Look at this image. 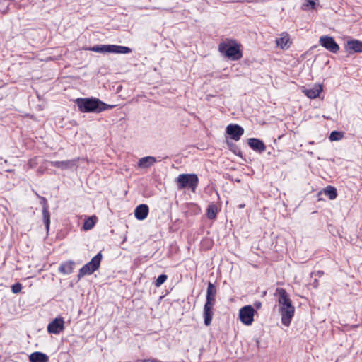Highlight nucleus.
<instances>
[{
	"label": "nucleus",
	"instance_id": "nucleus-1",
	"mask_svg": "<svg viewBox=\"0 0 362 362\" xmlns=\"http://www.w3.org/2000/svg\"><path fill=\"white\" fill-rule=\"evenodd\" d=\"M274 296L277 298L279 311L281 316V323L288 327L294 316L295 308L286 290L282 288L276 289Z\"/></svg>",
	"mask_w": 362,
	"mask_h": 362
},
{
	"label": "nucleus",
	"instance_id": "nucleus-2",
	"mask_svg": "<svg viewBox=\"0 0 362 362\" xmlns=\"http://www.w3.org/2000/svg\"><path fill=\"white\" fill-rule=\"evenodd\" d=\"M78 110L83 113H100L103 111L111 110L115 105L106 104L98 98H78L74 100Z\"/></svg>",
	"mask_w": 362,
	"mask_h": 362
},
{
	"label": "nucleus",
	"instance_id": "nucleus-3",
	"mask_svg": "<svg viewBox=\"0 0 362 362\" xmlns=\"http://www.w3.org/2000/svg\"><path fill=\"white\" fill-rule=\"evenodd\" d=\"M216 288L214 284L209 282L206 291V300L204 307V324L209 326L213 317V307L215 304Z\"/></svg>",
	"mask_w": 362,
	"mask_h": 362
},
{
	"label": "nucleus",
	"instance_id": "nucleus-4",
	"mask_svg": "<svg viewBox=\"0 0 362 362\" xmlns=\"http://www.w3.org/2000/svg\"><path fill=\"white\" fill-rule=\"evenodd\" d=\"M86 49L98 53L129 54L132 52L128 47L116 45H97Z\"/></svg>",
	"mask_w": 362,
	"mask_h": 362
},
{
	"label": "nucleus",
	"instance_id": "nucleus-5",
	"mask_svg": "<svg viewBox=\"0 0 362 362\" xmlns=\"http://www.w3.org/2000/svg\"><path fill=\"white\" fill-rule=\"evenodd\" d=\"M176 182L179 189H189L194 192L199 184V178L194 173L180 174L177 177Z\"/></svg>",
	"mask_w": 362,
	"mask_h": 362
},
{
	"label": "nucleus",
	"instance_id": "nucleus-6",
	"mask_svg": "<svg viewBox=\"0 0 362 362\" xmlns=\"http://www.w3.org/2000/svg\"><path fill=\"white\" fill-rule=\"evenodd\" d=\"M103 259V255L101 252H99L95 256H94L91 260L84 264L78 272L77 275L78 280H80L86 275H90L97 271L100 266V263Z\"/></svg>",
	"mask_w": 362,
	"mask_h": 362
},
{
	"label": "nucleus",
	"instance_id": "nucleus-7",
	"mask_svg": "<svg viewBox=\"0 0 362 362\" xmlns=\"http://www.w3.org/2000/svg\"><path fill=\"white\" fill-rule=\"evenodd\" d=\"M243 45L235 40H228V59L239 60L243 57Z\"/></svg>",
	"mask_w": 362,
	"mask_h": 362
},
{
	"label": "nucleus",
	"instance_id": "nucleus-8",
	"mask_svg": "<svg viewBox=\"0 0 362 362\" xmlns=\"http://www.w3.org/2000/svg\"><path fill=\"white\" fill-rule=\"evenodd\" d=\"M255 309L251 305H245L239 310V317L242 323L251 325L254 321Z\"/></svg>",
	"mask_w": 362,
	"mask_h": 362
},
{
	"label": "nucleus",
	"instance_id": "nucleus-9",
	"mask_svg": "<svg viewBox=\"0 0 362 362\" xmlns=\"http://www.w3.org/2000/svg\"><path fill=\"white\" fill-rule=\"evenodd\" d=\"M40 204L42 205V221L45 224V227L48 234L50 228V212L49 211V204L47 199L42 196H38Z\"/></svg>",
	"mask_w": 362,
	"mask_h": 362
},
{
	"label": "nucleus",
	"instance_id": "nucleus-10",
	"mask_svg": "<svg viewBox=\"0 0 362 362\" xmlns=\"http://www.w3.org/2000/svg\"><path fill=\"white\" fill-rule=\"evenodd\" d=\"M319 44L332 53H337L339 50V46L336 43L332 37L328 35L321 36Z\"/></svg>",
	"mask_w": 362,
	"mask_h": 362
},
{
	"label": "nucleus",
	"instance_id": "nucleus-11",
	"mask_svg": "<svg viewBox=\"0 0 362 362\" xmlns=\"http://www.w3.org/2000/svg\"><path fill=\"white\" fill-rule=\"evenodd\" d=\"M64 329V321L61 317H56L47 326V332L50 334H59Z\"/></svg>",
	"mask_w": 362,
	"mask_h": 362
},
{
	"label": "nucleus",
	"instance_id": "nucleus-12",
	"mask_svg": "<svg viewBox=\"0 0 362 362\" xmlns=\"http://www.w3.org/2000/svg\"><path fill=\"white\" fill-rule=\"evenodd\" d=\"M275 43L277 47L281 49H288L292 45V40L290 35L286 32L280 33L275 40Z\"/></svg>",
	"mask_w": 362,
	"mask_h": 362
},
{
	"label": "nucleus",
	"instance_id": "nucleus-13",
	"mask_svg": "<svg viewBox=\"0 0 362 362\" xmlns=\"http://www.w3.org/2000/svg\"><path fill=\"white\" fill-rule=\"evenodd\" d=\"M78 160L79 158L62 161H50V165L62 170H70L74 167H77Z\"/></svg>",
	"mask_w": 362,
	"mask_h": 362
},
{
	"label": "nucleus",
	"instance_id": "nucleus-14",
	"mask_svg": "<svg viewBox=\"0 0 362 362\" xmlns=\"http://www.w3.org/2000/svg\"><path fill=\"white\" fill-rule=\"evenodd\" d=\"M322 86L320 84H315L310 88H302V92L310 99L317 98L322 91Z\"/></svg>",
	"mask_w": 362,
	"mask_h": 362
},
{
	"label": "nucleus",
	"instance_id": "nucleus-15",
	"mask_svg": "<svg viewBox=\"0 0 362 362\" xmlns=\"http://www.w3.org/2000/svg\"><path fill=\"white\" fill-rule=\"evenodd\" d=\"M244 133V129L238 124L228 125V136L235 141H238Z\"/></svg>",
	"mask_w": 362,
	"mask_h": 362
},
{
	"label": "nucleus",
	"instance_id": "nucleus-16",
	"mask_svg": "<svg viewBox=\"0 0 362 362\" xmlns=\"http://www.w3.org/2000/svg\"><path fill=\"white\" fill-rule=\"evenodd\" d=\"M149 208L147 204H141L134 210V216L137 220H144L148 214Z\"/></svg>",
	"mask_w": 362,
	"mask_h": 362
},
{
	"label": "nucleus",
	"instance_id": "nucleus-17",
	"mask_svg": "<svg viewBox=\"0 0 362 362\" xmlns=\"http://www.w3.org/2000/svg\"><path fill=\"white\" fill-rule=\"evenodd\" d=\"M75 262L73 260H68L60 264L58 271L60 274L68 275L73 272Z\"/></svg>",
	"mask_w": 362,
	"mask_h": 362
},
{
	"label": "nucleus",
	"instance_id": "nucleus-18",
	"mask_svg": "<svg viewBox=\"0 0 362 362\" xmlns=\"http://www.w3.org/2000/svg\"><path fill=\"white\" fill-rule=\"evenodd\" d=\"M248 145L252 149L258 152H263L266 148L264 144L258 139H249Z\"/></svg>",
	"mask_w": 362,
	"mask_h": 362
},
{
	"label": "nucleus",
	"instance_id": "nucleus-19",
	"mask_svg": "<svg viewBox=\"0 0 362 362\" xmlns=\"http://www.w3.org/2000/svg\"><path fill=\"white\" fill-rule=\"evenodd\" d=\"M157 161L156 158L153 156L143 157L139 160L138 166L141 168H148Z\"/></svg>",
	"mask_w": 362,
	"mask_h": 362
},
{
	"label": "nucleus",
	"instance_id": "nucleus-20",
	"mask_svg": "<svg viewBox=\"0 0 362 362\" xmlns=\"http://www.w3.org/2000/svg\"><path fill=\"white\" fill-rule=\"evenodd\" d=\"M346 49L347 51L362 52V42L358 40H352L347 42Z\"/></svg>",
	"mask_w": 362,
	"mask_h": 362
},
{
	"label": "nucleus",
	"instance_id": "nucleus-21",
	"mask_svg": "<svg viewBox=\"0 0 362 362\" xmlns=\"http://www.w3.org/2000/svg\"><path fill=\"white\" fill-rule=\"evenodd\" d=\"M29 359L30 362H48L49 357L44 353L35 351L30 355Z\"/></svg>",
	"mask_w": 362,
	"mask_h": 362
},
{
	"label": "nucleus",
	"instance_id": "nucleus-22",
	"mask_svg": "<svg viewBox=\"0 0 362 362\" xmlns=\"http://www.w3.org/2000/svg\"><path fill=\"white\" fill-rule=\"evenodd\" d=\"M318 6V0H305L301 6L303 11L315 10Z\"/></svg>",
	"mask_w": 362,
	"mask_h": 362
},
{
	"label": "nucleus",
	"instance_id": "nucleus-23",
	"mask_svg": "<svg viewBox=\"0 0 362 362\" xmlns=\"http://www.w3.org/2000/svg\"><path fill=\"white\" fill-rule=\"evenodd\" d=\"M324 194L326 196H327L331 200L335 199L337 196L336 188L332 186L327 187L324 189Z\"/></svg>",
	"mask_w": 362,
	"mask_h": 362
},
{
	"label": "nucleus",
	"instance_id": "nucleus-24",
	"mask_svg": "<svg viewBox=\"0 0 362 362\" xmlns=\"http://www.w3.org/2000/svg\"><path fill=\"white\" fill-rule=\"evenodd\" d=\"M95 219H96L95 216L88 217L87 219H86L83 225V228L85 230H88L93 228L95 224Z\"/></svg>",
	"mask_w": 362,
	"mask_h": 362
},
{
	"label": "nucleus",
	"instance_id": "nucleus-25",
	"mask_svg": "<svg viewBox=\"0 0 362 362\" xmlns=\"http://www.w3.org/2000/svg\"><path fill=\"white\" fill-rule=\"evenodd\" d=\"M216 213H217L216 206L214 204H209L207 208V213H206L207 217L209 219H214L216 216Z\"/></svg>",
	"mask_w": 362,
	"mask_h": 362
},
{
	"label": "nucleus",
	"instance_id": "nucleus-26",
	"mask_svg": "<svg viewBox=\"0 0 362 362\" xmlns=\"http://www.w3.org/2000/svg\"><path fill=\"white\" fill-rule=\"evenodd\" d=\"M168 279V276L165 274H162L158 276L156 280L154 282V285L156 287H160Z\"/></svg>",
	"mask_w": 362,
	"mask_h": 362
},
{
	"label": "nucleus",
	"instance_id": "nucleus-27",
	"mask_svg": "<svg viewBox=\"0 0 362 362\" xmlns=\"http://www.w3.org/2000/svg\"><path fill=\"white\" fill-rule=\"evenodd\" d=\"M329 138L332 141H339L343 138V134L340 132L333 131L331 132Z\"/></svg>",
	"mask_w": 362,
	"mask_h": 362
},
{
	"label": "nucleus",
	"instance_id": "nucleus-28",
	"mask_svg": "<svg viewBox=\"0 0 362 362\" xmlns=\"http://www.w3.org/2000/svg\"><path fill=\"white\" fill-rule=\"evenodd\" d=\"M23 288V286L21 283H16L11 286V291L13 293H18Z\"/></svg>",
	"mask_w": 362,
	"mask_h": 362
},
{
	"label": "nucleus",
	"instance_id": "nucleus-29",
	"mask_svg": "<svg viewBox=\"0 0 362 362\" xmlns=\"http://www.w3.org/2000/svg\"><path fill=\"white\" fill-rule=\"evenodd\" d=\"M219 52L221 53V54L226 57V42L223 41L220 43L219 45Z\"/></svg>",
	"mask_w": 362,
	"mask_h": 362
},
{
	"label": "nucleus",
	"instance_id": "nucleus-30",
	"mask_svg": "<svg viewBox=\"0 0 362 362\" xmlns=\"http://www.w3.org/2000/svg\"><path fill=\"white\" fill-rule=\"evenodd\" d=\"M136 362H155V361H153V360L151 361V360H146V359H144V360H138V361H136Z\"/></svg>",
	"mask_w": 362,
	"mask_h": 362
},
{
	"label": "nucleus",
	"instance_id": "nucleus-31",
	"mask_svg": "<svg viewBox=\"0 0 362 362\" xmlns=\"http://www.w3.org/2000/svg\"><path fill=\"white\" fill-rule=\"evenodd\" d=\"M233 152L236 155H240V151L239 149L234 150Z\"/></svg>",
	"mask_w": 362,
	"mask_h": 362
},
{
	"label": "nucleus",
	"instance_id": "nucleus-32",
	"mask_svg": "<svg viewBox=\"0 0 362 362\" xmlns=\"http://www.w3.org/2000/svg\"><path fill=\"white\" fill-rule=\"evenodd\" d=\"M35 194L37 196V198H38V196H40L36 192H35Z\"/></svg>",
	"mask_w": 362,
	"mask_h": 362
},
{
	"label": "nucleus",
	"instance_id": "nucleus-33",
	"mask_svg": "<svg viewBox=\"0 0 362 362\" xmlns=\"http://www.w3.org/2000/svg\"><path fill=\"white\" fill-rule=\"evenodd\" d=\"M31 163H33V160H29V164L31 165Z\"/></svg>",
	"mask_w": 362,
	"mask_h": 362
},
{
	"label": "nucleus",
	"instance_id": "nucleus-34",
	"mask_svg": "<svg viewBox=\"0 0 362 362\" xmlns=\"http://www.w3.org/2000/svg\"><path fill=\"white\" fill-rule=\"evenodd\" d=\"M226 131H227V129H225V136L226 137Z\"/></svg>",
	"mask_w": 362,
	"mask_h": 362
}]
</instances>
